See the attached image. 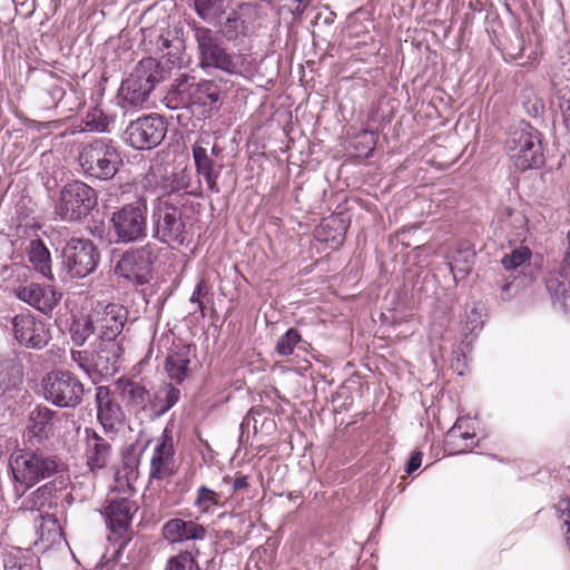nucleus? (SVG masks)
<instances>
[{
    "mask_svg": "<svg viewBox=\"0 0 570 570\" xmlns=\"http://www.w3.org/2000/svg\"><path fill=\"white\" fill-rule=\"evenodd\" d=\"M155 237L169 245H183L186 237L181 209L159 198L154 209Z\"/></svg>",
    "mask_w": 570,
    "mask_h": 570,
    "instance_id": "9",
    "label": "nucleus"
},
{
    "mask_svg": "<svg viewBox=\"0 0 570 570\" xmlns=\"http://www.w3.org/2000/svg\"><path fill=\"white\" fill-rule=\"evenodd\" d=\"M157 62L153 58L141 60L129 77L122 81L119 98L122 107H140L159 81Z\"/></svg>",
    "mask_w": 570,
    "mask_h": 570,
    "instance_id": "5",
    "label": "nucleus"
},
{
    "mask_svg": "<svg viewBox=\"0 0 570 570\" xmlns=\"http://www.w3.org/2000/svg\"><path fill=\"white\" fill-rule=\"evenodd\" d=\"M336 223H337V218H335V217H330V218L324 219L322 222V224L320 225V229L317 230L318 235L321 234V232H323L327 228H333Z\"/></svg>",
    "mask_w": 570,
    "mask_h": 570,
    "instance_id": "51",
    "label": "nucleus"
},
{
    "mask_svg": "<svg viewBox=\"0 0 570 570\" xmlns=\"http://www.w3.org/2000/svg\"><path fill=\"white\" fill-rule=\"evenodd\" d=\"M99 381L104 376H112L119 372L124 348L117 340H100L97 348L92 351Z\"/></svg>",
    "mask_w": 570,
    "mask_h": 570,
    "instance_id": "19",
    "label": "nucleus"
},
{
    "mask_svg": "<svg viewBox=\"0 0 570 570\" xmlns=\"http://www.w3.org/2000/svg\"><path fill=\"white\" fill-rule=\"evenodd\" d=\"M46 489H47L46 487L38 488V490L36 491V493H37V494L42 493V492H45V491H46Z\"/></svg>",
    "mask_w": 570,
    "mask_h": 570,
    "instance_id": "55",
    "label": "nucleus"
},
{
    "mask_svg": "<svg viewBox=\"0 0 570 570\" xmlns=\"http://www.w3.org/2000/svg\"><path fill=\"white\" fill-rule=\"evenodd\" d=\"M344 232H345V227H344V226H342V227H341V230H340L336 235H334V236L332 237V240H333V242H336V243H340V242L342 240V238H343Z\"/></svg>",
    "mask_w": 570,
    "mask_h": 570,
    "instance_id": "52",
    "label": "nucleus"
},
{
    "mask_svg": "<svg viewBox=\"0 0 570 570\" xmlns=\"http://www.w3.org/2000/svg\"><path fill=\"white\" fill-rule=\"evenodd\" d=\"M9 468L14 494L21 498L37 483L55 475L59 461L40 450L19 449L11 453Z\"/></svg>",
    "mask_w": 570,
    "mask_h": 570,
    "instance_id": "2",
    "label": "nucleus"
},
{
    "mask_svg": "<svg viewBox=\"0 0 570 570\" xmlns=\"http://www.w3.org/2000/svg\"><path fill=\"white\" fill-rule=\"evenodd\" d=\"M173 432L167 426L157 439L150 460V478L163 480L175 472Z\"/></svg>",
    "mask_w": 570,
    "mask_h": 570,
    "instance_id": "16",
    "label": "nucleus"
},
{
    "mask_svg": "<svg viewBox=\"0 0 570 570\" xmlns=\"http://www.w3.org/2000/svg\"><path fill=\"white\" fill-rule=\"evenodd\" d=\"M468 419H458L454 425L445 435V446L450 454H459L470 451L473 448L475 434L468 430Z\"/></svg>",
    "mask_w": 570,
    "mask_h": 570,
    "instance_id": "27",
    "label": "nucleus"
},
{
    "mask_svg": "<svg viewBox=\"0 0 570 570\" xmlns=\"http://www.w3.org/2000/svg\"><path fill=\"white\" fill-rule=\"evenodd\" d=\"M161 534L169 543H181L188 540H203L206 530L194 521L174 518L164 523Z\"/></svg>",
    "mask_w": 570,
    "mask_h": 570,
    "instance_id": "22",
    "label": "nucleus"
},
{
    "mask_svg": "<svg viewBox=\"0 0 570 570\" xmlns=\"http://www.w3.org/2000/svg\"><path fill=\"white\" fill-rule=\"evenodd\" d=\"M193 158L197 174L204 177L208 188L212 191L218 193V174L214 170V161L208 156L207 150L195 144L193 146Z\"/></svg>",
    "mask_w": 570,
    "mask_h": 570,
    "instance_id": "32",
    "label": "nucleus"
},
{
    "mask_svg": "<svg viewBox=\"0 0 570 570\" xmlns=\"http://www.w3.org/2000/svg\"><path fill=\"white\" fill-rule=\"evenodd\" d=\"M146 181L154 188L158 199H165V196L187 189L190 185V176L186 170L163 174L160 167H151L146 176Z\"/></svg>",
    "mask_w": 570,
    "mask_h": 570,
    "instance_id": "17",
    "label": "nucleus"
},
{
    "mask_svg": "<svg viewBox=\"0 0 570 570\" xmlns=\"http://www.w3.org/2000/svg\"><path fill=\"white\" fill-rule=\"evenodd\" d=\"M197 16L208 22L218 21L225 13V0H193Z\"/></svg>",
    "mask_w": 570,
    "mask_h": 570,
    "instance_id": "34",
    "label": "nucleus"
},
{
    "mask_svg": "<svg viewBox=\"0 0 570 570\" xmlns=\"http://www.w3.org/2000/svg\"><path fill=\"white\" fill-rule=\"evenodd\" d=\"M421 463H422V453L414 452L407 462L406 473L407 474L413 473L415 470H417L421 466Z\"/></svg>",
    "mask_w": 570,
    "mask_h": 570,
    "instance_id": "48",
    "label": "nucleus"
},
{
    "mask_svg": "<svg viewBox=\"0 0 570 570\" xmlns=\"http://www.w3.org/2000/svg\"><path fill=\"white\" fill-rule=\"evenodd\" d=\"M531 257V250L525 246H520L511 250V253L505 254L501 262L505 269L512 271L520 267L522 264L528 262Z\"/></svg>",
    "mask_w": 570,
    "mask_h": 570,
    "instance_id": "41",
    "label": "nucleus"
},
{
    "mask_svg": "<svg viewBox=\"0 0 570 570\" xmlns=\"http://www.w3.org/2000/svg\"><path fill=\"white\" fill-rule=\"evenodd\" d=\"M185 87L188 90L189 100L200 106H212L219 99V90L217 85L212 80H203L199 82L188 83L185 78L178 83V90L183 91Z\"/></svg>",
    "mask_w": 570,
    "mask_h": 570,
    "instance_id": "28",
    "label": "nucleus"
},
{
    "mask_svg": "<svg viewBox=\"0 0 570 570\" xmlns=\"http://www.w3.org/2000/svg\"><path fill=\"white\" fill-rule=\"evenodd\" d=\"M79 164L86 174L107 180L118 173L122 165V158L110 140L101 138L82 148Z\"/></svg>",
    "mask_w": 570,
    "mask_h": 570,
    "instance_id": "4",
    "label": "nucleus"
},
{
    "mask_svg": "<svg viewBox=\"0 0 570 570\" xmlns=\"http://www.w3.org/2000/svg\"><path fill=\"white\" fill-rule=\"evenodd\" d=\"M110 222L119 240H139L147 234V208L141 203L127 204L112 213Z\"/></svg>",
    "mask_w": 570,
    "mask_h": 570,
    "instance_id": "10",
    "label": "nucleus"
},
{
    "mask_svg": "<svg viewBox=\"0 0 570 570\" xmlns=\"http://www.w3.org/2000/svg\"><path fill=\"white\" fill-rule=\"evenodd\" d=\"M159 255L155 243L126 250L115 266V273L127 281L142 285L151 277L153 264Z\"/></svg>",
    "mask_w": 570,
    "mask_h": 570,
    "instance_id": "7",
    "label": "nucleus"
},
{
    "mask_svg": "<svg viewBox=\"0 0 570 570\" xmlns=\"http://www.w3.org/2000/svg\"><path fill=\"white\" fill-rule=\"evenodd\" d=\"M118 389L122 401L135 411L144 410L150 400L149 392L138 382L120 379Z\"/></svg>",
    "mask_w": 570,
    "mask_h": 570,
    "instance_id": "31",
    "label": "nucleus"
},
{
    "mask_svg": "<svg viewBox=\"0 0 570 570\" xmlns=\"http://www.w3.org/2000/svg\"><path fill=\"white\" fill-rule=\"evenodd\" d=\"M95 331V320L90 316L81 315L75 317L70 325L71 340L76 345H83Z\"/></svg>",
    "mask_w": 570,
    "mask_h": 570,
    "instance_id": "36",
    "label": "nucleus"
},
{
    "mask_svg": "<svg viewBox=\"0 0 570 570\" xmlns=\"http://www.w3.org/2000/svg\"><path fill=\"white\" fill-rule=\"evenodd\" d=\"M194 505L202 513H210L216 508H220L223 505L222 497L218 492L202 485L197 489V495L194 501Z\"/></svg>",
    "mask_w": 570,
    "mask_h": 570,
    "instance_id": "37",
    "label": "nucleus"
},
{
    "mask_svg": "<svg viewBox=\"0 0 570 570\" xmlns=\"http://www.w3.org/2000/svg\"><path fill=\"white\" fill-rule=\"evenodd\" d=\"M38 543L42 549H49L53 546L61 544L65 541L62 527L57 517L53 514H45L40 517L38 525Z\"/></svg>",
    "mask_w": 570,
    "mask_h": 570,
    "instance_id": "29",
    "label": "nucleus"
},
{
    "mask_svg": "<svg viewBox=\"0 0 570 570\" xmlns=\"http://www.w3.org/2000/svg\"><path fill=\"white\" fill-rule=\"evenodd\" d=\"M559 99L561 109L570 111V67L564 86L559 89Z\"/></svg>",
    "mask_w": 570,
    "mask_h": 570,
    "instance_id": "47",
    "label": "nucleus"
},
{
    "mask_svg": "<svg viewBox=\"0 0 570 570\" xmlns=\"http://www.w3.org/2000/svg\"><path fill=\"white\" fill-rule=\"evenodd\" d=\"M483 307L480 305H473L470 311L465 312V316L462 322V332L465 335H469L480 331L483 326Z\"/></svg>",
    "mask_w": 570,
    "mask_h": 570,
    "instance_id": "39",
    "label": "nucleus"
},
{
    "mask_svg": "<svg viewBox=\"0 0 570 570\" xmlns=\"http://www.w3.org/2000/svg\"><path fill=\"white\" fill-rule=\"evenodd\" d=\"M180 396V391L173 386H167L165 389V400L164 404H161L158 409H156L157 415H161L170 410L178 401Z\"/></svg>",
    "mask_w": 570,
    "mask_h": 570,
    "instance_id": "44",
    "label": "nucleus"
},
{
    "mask_svg": "<svg viewBox=\"0 0 570 570\" xmlns=\"http://www.w3.org/2000/svg\"><path fill=\"white\" fill-rule=\"evenodd\" d=\"M166 132L165 120L159 116L150 115L131 121L125 131V140L135 149L148 150L158 146Z\"/></svg>",
    "mask_w": 570,
    "mask_h": 570,
    "instance_id": "11",
    "label": "nucleus"
},
{
    "mask_svg": "<svg viewBox=\"0 0 570 570\" xmlns=\"http://www.w3.org/2000/svg\"><path fill=\"white\" fill-rule=\"evenodd\" d=\"M29 262L47 278H52L50 252L41 239H32L28 247Z\"/></svg>",
    "mask_w": 570,
    "mask_h": 570,
    "instance_id": "33",
    "label": "nucleus"
},
{
    "mask_svg": "<svg viewBox=\"0 0 570 570\" xmlns=\"http://www.w3.org/2000/svg\"><path fill=\"white\" fill-rule=\"evenodd\" d=\"M297 2H299L301 4H308L312 0H296Z\"/></svg>",
    "mask_w": 570,
    "mask_h": 570,
    "instance_id": "54",
    "label": "nucleus"
},
{
    "mask_svg": "<svg viewBox=\"0 0 570 570\" xmlns=\"http://www.w3.org/2000/svg\"><path fill=\"white\" fill-rule=\"evenodd\" d=\"M505 148L510 161L521 171L538 168L544 163L540 132L529 125L512 131Z\"/></svg>",
    "mask_w": 570,
    "mask_h": 570,
    "instance_id": "3",
    "label": "nucleus"
},
{
    "mask_svg": "<svg viewBox=\"0 0 570 570\" xmlns=\"http://www.w3.org/2000/svg\"><path fill=\"white\" fill-rule=\"evenodd\" d=\"M97 419L105 432H111L121 422L120 406L111 399L107 386L96 389Z\"/></svg>",
    "mask_w": 570,
    "mask_h": 570,
    "instance_id": "23",
    "label": "nucleus"
},
{
    "mask_svg": "<svg viewBox=\"0 0 570 570\" xmlns=\"http://www.w3.org/2000/svg\"><path fill=\"white\" fill-rule=\"evenodd\" d=\"M193 36L196 42L198 66L203 70H219L229 76L248 77L253 73L250 55L229 50L216 31L194 23Z\"/></svg>",
    "mask_w": 570,
    "mask_h": 570,
    "instance_id": "1",
    "label": "nucleus"
},
{
    "mask_svg": "<svg viewBox=\"0 0 570 570\" xmlns=\"http://www.w3.org/2000/svg\"><path fill=\"white\" fill-rule=\"evenodd\" d=\"M209 286L205 279H200L196 285L189 301L197 305V309L204 314V304L202 298L208 294Z\"/></svg>",
    "mask_w": 570,
    "mask_h": 570,
    "instance_id": "46",
    "label": "nucleus"
},
{
    "mask_svg": "<svg viewBox=\"0 0 570 570\" xmlns=\"http://www.w3.org/2000/svg\"><path fill=\"white\" fill-rule=\"evenodd\" d=\"M85 458L89 470L94 472L106 468L111 456L110 443L89 428L85 430Z\"/></svg>",
    "mask_w": 570,
    "mask_h": 570,
    "instance_id": "21",
    "label": "nucleus"
},
{
    "mask_svg": "<svg viewBox=\"0 0 570 570\" xmlns=\"http://www.w3.org/2000/svg\"><path fill=\"white\" fill-rule=\"evenodd\" d=\"M53 95H55V97L61 98L63 96V91L60 88H55Z\"/></svg>",
    "mask_w": 570,
    "mask_h": 570,
    "instance_id": "53",
    "label": "nucleus"
},
{
    "mask_svg": "<svg viewBox=\"0 0 570 570\" xmlns=\"http://www.w3.org/2000/svg\"><path fill=\"white\" fill-rule=\"evenodd\" d=\"M160 344L167 346L165 368L168 376L180 384L190 373V362L195 357V351L193 346L180 338H175L173 334H167L159 341Z\"/></svg>",
    "mask_w": 570,
    "mask_h": 570,
    "instance_id": "13",
    "label": "nucleus"
},
{
    "mask_svg": "<svg viewBox=\"0 0 570 570\" xmlns=\"http://www.w3.org/2000/svg\"><path fill=\"white\" fill-rule=\"evenodd\" d=\"M301 342V334L296 328H289L277 341L275 351L281 356L292 355L295 346Z\"/></svg>",
    "mask_w": 570,
    "mask_h": 570,
    "instance_id": "40",
    "label": "nucleus"
},
{
    "mask_svg": "<svg viewBox=\"0 0 570 570\" xmlns=\"http://www.w3.org/2000/svg\"><path fill=\"white\" fill-rule=\"evenodd\" d=\"M97 204L95 190L87 184L75 180L60 190L56 214L66 222H76L87 216Z\"/></svg>",
    "mask_w": 570,
    "mask_h": 570,
    "instance_id": "6",
    "label": "nucleus"
},
{
    "mask_svg": "<svg viewBox=\"0 0 570 570\" xmlns=\"http://www.w3.org/2000/svg\"><path fill=\"white\" fill-rule=\"evenodd\" d=\"M16 340L26 347L40 350L45 347L50 334L46 324L30 314H20L12 318Z\"/></svg>",
    "mask_w": 570,
    "mask_h": 570,
    "instance_id": "15",
    "label": "nucleus"
},
{
    "mask_svg": "<svg viewBox=\"0 0 570 570\" xmlns=\"http://www.w3.org/2000/svg\"><path fill=\"white\" fill-rule=\"evenodd\" d=\"M248 488L247 476L238 474L233 482V490L239 491Z\"/></svg>",
    "mask_w": 570,
    "mask_h": 570,
    "instance_id": "50",
    "label": "nucleus"
},
{
    "mask_svg": "<svg viewBox=\"0 0 570 570\" xmlns=\"http://www.w3.org/2000/svg\"><path fill=\"white\" fill-rule=\"evenodd\" d=\"M165 570H198V566L193 554L186 551L171 557Z\"/></svg>",
    "mask_w": 570,
    "mask_h": 570,
    "instance_id": "42",
    "label": "nucleus"
},
{
    "mask_svg": "<svg viewBox=\"0 0 570 570\" xmlns=\"http://www.w3.org/2000/svg\"><path fill=\"white\" fill-rule=\"evenodd\" d=\"M569 276L570 273L564 274L560 267V272H550L546 278V287L553 306L564 313H570V285L564 283Z\"/></svg>",
    "mask_w": 570,
    "mask_h": 570,
    "instance_id": "26",
    "label": "nucleus"
},
{
    "mask_svg": "<svg viewBox=\"0 0 570 570\" xmlns=\"http://www.w3.org/2000/svg\"><path fill=\"white\" fill-rule=\"evenodd\" d=\"M16 295L19 299L43 313L52 311L61 297V294L56 292L53 287L37 283L18 287Z\"/></svg>",
    "mask_w": 570,
    "mask_h": 570,
    "instance_id": "20",
    "label": "nucleus"
},
{
    "mask_svg": "<svg viewBox=\"0 0 570 570\" xmlns=\"http://www.w3.org/2000/svg\"><path fill=\"white\" fill-rule=\"evenodd\" d=\"M567 239H568V247L564 253V257H563L562 265H561V268L563 269L564 274H567V272L570 273V228H569V232L567 235Z\"/></svg>",
    "mask_w": 570,
    "mask_h": 570,
    "instance_id": "49",
    "label": "nucleus"
},
{
    "mask_svg": "<svg viewBox=\"0 0 570 570\" xmlns=\"http://www.w3.org/2000/svg\"><path fill=\"white\" fill-rule=\"evenodd\" d=\"M254 7L242 3L232 10L219 26V32L228 41H237L249 35L253 22Z\"/></svg>",
    "mask_w": 570,
    "mask_h": 570,
    "instance_id": "18",
    "label": "nucleus"
},
{
    "mask_svg": "<svg viewBox=\"0 0 570 570\" xmlns=\"http://www.w3.org/2000/svg\"><path fill=\"white\" fill-rule=\"evenodd\" d=\"M4 570H39L38 566L24 557H8L4 562Z\"/></svg>",
    "mask_w": 570,
    "mask_h": 570,
    "instance_id": "43",
    "label": "nucleus"
},
{
    "mask_svg": "<svg viewBox=\"0 0 570 570\" xmlns=\"http://www.w3.org/2000/svg\"><path fill=\"white\" fill-rule=\"evenodd\" d=\"M41 385L43 397L57 406L73 407L81 402L83 386L70 372H50Z\"/></svg>",
    "mask_w": 570,
    "mask_h": 570,
    "instance_id": "8",
    "label": "nucleus"
},
{
    "mask_svg": "<svg viewBox=\"0 0 570 570\" xmlns=\"http://www.w3.org/2000/svg\"><path fill=\"white\" fill-rule=\"evenodd\" d=\"M22 377L23 368L16 357H0V396L16 390Z\"/></svg>",
    "mask_w": 570,
    "mask_h": 570,
    "instance_id": "30",
    "label": "nucleus"
},
{
    "mask_svg": "<svg viewBox=\"0 0 570 570\" xmlns=\"http://www.w3.org/2000/svg\"><path fill=\"white\" fill-rule=\"evenodd\" d=\"M87 125L90 126L92 130L106 131L109 125V120L106 116L102 115L101 111L95 110L94 112L87 115Z\"/></svg>",
    "mask_w": 570,
    "mask_h": 570,
    "instance_id": "45",
    "label": "nucleus"
},
{
    "mask_svg": "<svg viewBox=\"0 0 570 570\" xmlns=\"http://www.w3.org/2000/svg\"><path fill=\"white\" fill-rule=\"evenodd\" d=\"M63 265L71 277L82 278L91 274L98 263V252L92 242L71 238L62 250Z\"/></svg>",
    "mask_w": 570,
    "mask_h": 570,
    "instance_id": "12",
    "label": "nucleus"
},
{
    "mask_svg": "<svg viewBox=\"0 0 570 570\" xmlns=\"http://www.w3.org/2000/svg\"><path fill=\"white\" fill-rule=\"evenodd\" d=\"M212 153H213L214 155H216V154H217V149H216V147H215V146L213 147Z\"/></svg>",
    "mask_w": 570,
    "mask_h": 570,
    "instance_id": "56",
    "label": "nucleus"
},
{
    "mask_svg": "<svg viewBox=\"0 0 570 570\" xmlns=\"http://www.w3.org/2000/svg\"><path fill=\"white\" fill-rule=\"evenodd\" d=\"M71 360L94 384L99 383L92 351H72Z\"/></svg>",
    "mask_w": 570,
    "mask_h": 570,
    "instance_id": "38",
    "label": "nucleus"
},
{
    "mask_svg": "<svg viewBox=\"0 0 570 570\" xmlns=\"http://www.w3.org/2000/svg\"><path fill=\"white\" fill-rule=\"evenodd\" d=\"M474 252L469 248H459L450 257L449 267L454 279L464 278L472 268Z\"/></svg>",
    "mask_w": 570,
    "mask_h": 570,
    "instance_id": "35",
    "label": "nucleus"
},
{
    "mask_svg": "<svg viewBox=\"0 0 570 570\" xmlns=\"http://www.w3.org/2000/svg\"><path fill=\"white\" fill-rule=\"evenodd\" d=\"M56 412L47 406H36L30 411L27 432L38 441L48 440L53 434Z\"/></svg>",
    "mask_w": 570,
    "mask_h": 570,
    "instance_id": "25",
    "label": "nucleus"
},
{
    "mask_svg": "<svg viewBox=\"0 0 570 570\" xmlns=\"http://www.w3.org/2000/svg\"><path fill=\"white\" fill-rule=\"evenodd\" d=\"M136 510L135 503L129 499L119 498L110 500L105 508V518L110 530L112 532L126 531Z\"/></svg>",
    "mask_w": 570,
    "mask_h": 570,
    "instance_id": "24",
    "label": "nucleus"
},
{
    "mask_svg": "<svg viewBox=\"0 0 570 570\" xmlns=\"http://www.w3.org/2000/svg\"><path fill=\"white\" fill-rule=\"evenodd\" d=\"M127 309L116 303H99L92 312L96 328L99 331V338L104 341L117 340L122 332L127 321Z\"/></svg>",
    "mask_w": 570,
    "mask_h": 570,
    "instance_id": "14",
    "label": "nucleus"
}]
</instances>
